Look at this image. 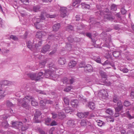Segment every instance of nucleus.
<instances>
[{"label": "nucleus", "instance_id": "dca6fc26", "mask_svg": "<svg viewBox=\"0 0 134 134\" xmlns=\"http://www.w3.org/2000/svg\"><path fill=\"white\" fill-rule=\"evenodd\" d=\"M90 122L86 119L81 120L80 122V124L81 126H85L88 125H89Z\"/></svg>", "mask_w": 134, "mask_h": 134}, {"label": "nucleus", "instance_id": "c756f323", "mask_svg": "<svg viewBox=\"0 0 134 134\" xmlns=\"http://www.w3.org/2000/svg\"><path fill=\"white\" fill-rule=\"evenodd\" d=\"M85 25L83 23H81L79 24V26H77V29H81L84 28Z\"/></svg>", "mask_w": 134, "mask_h": 134}, {"label": "nucleus", "instance_id": "680f3d73", "mask_svg": "<svg viewBox=\"0 0 134 134\" xmlns=\"http://www.w3.org/2000/svg\"><path fill=\"white\" fill-rule=\"evenodd\" d=\"M42 44V42L41 41H39L38 42V44H36L35 45L36 47H38L40 46Z\"/></svg>", "mask_w": 134, "mask_h": 134}, {"label": "nucleus", "instance_id": "423d86ee", "mask_svg": "<svg viewBox=\"0 0 134 134\" xmlns=\"http://www.w3.org/2000/svg\"><path fill=\"white\" fill-rule=\"evenodd\" d=\"M117 106L115 108V111L119 112L123 108V105L121 101H118L117 103Z\"/></svg>", "mask_w": 134, "mask_h": 134}, {"label": "nucleus", "instance_id": "f3484780", "mask_svg": "<svg viewBox=\"0 0 134 134\" xmlns=\"http://www.w3.org/2000/svg\"><path fill=\"white\" fill-rule=\"evenodd\" d=\"M60 25L59 23L55 24L53 26V30L57 31L60 29Z\"/></svg>", "mask_w": 134, "mask_h": 134}, {"label": "nucleus", "instance_id": "c85d7f7f", "mask_svg": "<svg viewBox=\"0 0 134 134\" xmlns=\"http://www.w3.org/2000/svg\"><path fill=\"white\" fill-rule=\"evenodd\" d=\"M62 81L63 83L69 84V82H68V79L66 77L63 78L62 80Z\"/></svg>", "mask_w": 134, "mask_h": 134}, {"label": "nucleus", "instance_id": "9b49d317", "mask_svg": "<svg viewBox=\"0 0 134 134\" xmlns=\"http://www.w3.org/2000/svg\"><path fill=\"white\" fill-rule=\"evenodd\" d=\"M67 124L68 126L71 127H74L75 126V124L73 120H69L67 123Z\"/></svg>", "mask_w": 134, "mask_h": 134}, {"label": "nucleus", "instance_id": "8fccbe9b", "mask_svg": "<svg viewBox=\"0 0 134 134\" xmlns=\"http://www.w3.org/2000/svg\"><path fill=\"white\" fill-rule=\"evenodd\" d=\"M120 70L121 71L125 73H127L129 71L128 69L126 68H124L122 69H121Z\"/></svg>", "mask_w": 134, "mask_h": 134}, {"label": "nucleus", "instance_id": "a18cd8bd", "mask_svg": "<svg viewBox=\"0 0 134 134\" xmlns=\"http://www.w3.org/2000/svg\"><path fill=\"white\" fill-rule=\"evenodd\" d=\"M119 99V98L117 96H115L114 97L113 101L115 103L117 102L118 101H119L118 100Z\"/></svg>", "mask_w": 134, "mask_h": 134}, {"label": "nucleus", "instance_id": "f8f14e48", "mask_svg": "<svg viewBox=\"0 0 134 134\" xmlns=\"http://www.w3.org/2000/svg\"><path fill=\"white\" fill-rule=\"evenodd\" d=\"M14 82L8 81L7 80H5L2 81L1 82L0 84L2 86L3 85L4 86H10L11 85L13 84Z\"/></svg>", "mask_w": 134, "mask_h": 134}, {"label": "nucleus", "instance_id": "20e7f679", "mask_svg": "<svg viewBox=\"0 0 134 134\" xmlns=\"http://www.w3.org/2000/svg\"><path fill=\"white\" fill-rule=\"evenodd\" d=\"M99 95L100 97L103 99L107 98L108 96L107 92L104 90H100V92L99 93Z\"/></svg>", "mask_w": 134, "mask_h": 134}, {"label": "nucleus", "instance_id": "58836bf2", "mask_svg": "<svg viewBox=\"0 0 134 134\" xmlns=\"http://www.w3.org/2000/svg\"><path fill=\"white\" fill-rule=\"evenodd\" d=\"M68 41L71 43L73 42L74 41V39L72 36H69L68 37Z\"/></svg>", "mask_w": 134, "mask_h": 134}, {"label": "nucleus", "instance_id": "603ef678", "mask_svg": "<svg viewBox=\"0 0 134 134\" xmlns=\"http://www.w3.org/2000/svg\"><path fill=\"white\" fill-rule=\"evenodd\" d=\"M3 125L4 126L5 128H7L9 126V124L7 123V121H5L3 123Z\"/></svg>", "mask_w": 134, "mask_h": 134}, {"label": "nucleus", "instance_id": "7ed1b4c3", "mask_svg": "<svg viewBox=\"0 0 134 134\" xmlns=\"http://www.w3.org/2000/svg\"><path fill=\"white\" fill-rule=\"evenodd\" d=\"M46 16L47 18H54L56 17V15L54 14L51 15L43 11L41 12L40 16H39V18H35V19L36 20V19H37V21L36 23H38L40 22H41V19L44 20L45 19L44 16Z\"/></svg>", "mask_w": 134, "mask_h": 134}, {"label": "nucleus", "instance_id": "0eeeda50", "mask_svg": "<svg viewBox=\"0 0 134 134\" xmlns=\"http://www.w3.org/2000/svg\"><path fill=\"white\" fill-rule=\"evenodd\" d=\"M50 45L47 44L42 48L41 52L43 53H45L47 52L50 50Z\"/></svg>", "mask_w": 134, "mask_h": 134}, {"label": "nucleus", "instance_id": "4468645a", "mask_svg": "<svg viewBox=\"0 0 134 134\" xmlns=\"http://www.w3.org/2000/svg\"><path fill=\"white\" fill-rule=\"evenodd\" d=\"M66 62V59L63 57L59 58L58 61V63L61 65H63L65 64Z\"/></svg>", "mask_w": 134, "mask_h": 134}, {"label": "nucleus", "instance_id": "052dcab7", "mask_svg": "<svg viewBox=\"0 0 134 134\" xmlns=\"http://www.w3.org/2000/svg\"><path fill=\"white\" fill-rule=\"evenodd\" d=\"M110 63V62L108 60H107L105 62L103 63L102 64V65H106L109 64Z\"/></svg>", "mask_w": 134, "mask_h": 134}, {"label": "nucleus", "instance_id": "79ce46f5", "mask_svg": "<svg viewBox=\"0 0 134 134\" xmlns=\"http://www.w3.org/2000/svg\"><path fill=\"white\" fill-rule=\"evenodd\" d=\"M51 114L52 116V118L54 119L58 117V115L55 112H53L51 113Z\"/></svg>", "mask_w": 134, "mask_h": 134}, {"label": "nucleus", "instance_id": "37998d69", "mask_svg": "<svg viewBox=\"0 0 134 134\" xmlns=\"http://www.w3.org/2000/svg\"><path fill=\"white\" fill-rule=\"evenodd\" d=\"M66 29L68 31L72 30L73 29V27L72 25H69L67 27Z\"/></svg>", "mask_w": 134, "mask_h": 134}, {"label": "nucleus", "instance_id": "f03ea898", "mask_svg": "<svg viewBox=\"0 0 134 134\" xmlns=\"http://www.w3.org/2000/svg\"><path fill=\"white\" fill-rule=\"evenodd\" d=\"M33 97L30 96H27L23 99H20L19 101V103L21 104L22 106L26 108L28 106L30 102L32 105L33 106Z\"/></svg>", "mask_w": 134, "mask_h": 134}, {"label": "nucleus", "instance_id": "774afa93", "mask_svg": "<svg viewBox=\"0 0 134 134\" xmlns=\"http://www.w3.org/2000/svg\"><path fill=\"white\" fill-rule=\"evenodd\" d=\"M127 134H134V133L132 131L130 130L127 132Z\"/></svg>", "mask_w": 134, "mask_h": 134}, {"label": "nucleus", "instance_id": "412c9836", "mask_svg": "<svg viewBox=\"0 0 134 134\" xmlns=\"http://www.w3.org/2000/svg\"><path fill=\"white\" fill-rule=\"evenodd\" d=\"M78 101L76 99L72 100L71 102V105L74 107H76L78 106Z\"/></svg>", "mask_w": 134, "mask_h": 134}, {"label": "nucleus", "instance_id": "a211bd4d", "mask_svg": "<svg viewBox=\"0 0 134 134\" xmlns=\"http://www.w3.org/2000/svg\"><path fill=\"white\" fill-rule=\"evenodd\" d=\"M111 42V39L110 36H109L108 38H106L105 41V44L104 45V46L108 47L109 44Z\"/></svg>", "mask_w": 134, "mask_h": 134}, {"label": "nucleus", "instance_id": "69168bd1", "mask_svg": "<svg viewBox=\"0 0 134 134\" xmlns=\"http://www.w3.org/2000/svg\"><path fill=\"white\" fill-rule=\"evenodd\" d=\"M79 66L81 68L84 67L85 68L86 66L83 63L81 62Z\"/></svg>", "mask_w": 134, "mask_h": 134}, {"label": "nucleus", "instance_id": "864d4df0", "mask_svg": "<svg viewBox=\"0 0 134 134\" xmlns=\"http://www.w3.org/2000/svg\"><path fill=\"white\" fill-rule=\"evenodd\" d=\"M10 37L11 39H12L14 40H18V38L16 36L13 35H11L10 36Z\"/></svg>", "mask_w": 134, "mask_h": 134}, {"label": "nucleus", "instance_id": "473e14b6", "mask_svg": "<svg viewBox=\"0 0 134 134\" xmlns=\"http://www.w3.org/2000/svg\"><path fill=\"white\" fill-rule=\"evenodd\" d=\"M117 7L116 5L113 4L111 7V10L112 11H115L117 10Z\"/></svg>", "mask_w": 134, "mask_h": 134}, {"label": "nucleus", "instance_id": "e2e57ef3", "mask_svg": "<svg viewBox=\"0 0 134 134\" xmlns=\"http://www.w3.org/2000/svg\"><path fill=\"white\" fill-rule=\"evenodd\" d=\"M57 125V122L55 121H52L50 125L51 126H55Z\"/></svg>", "mask_w": 134, "mask_h": 134}, {"label": "nucleus", "instance_id": "7c9ffc66", "mask_svg": "<svg viewBox=\"0 0 134 134\" xmlns=\"http://www.w3.org/2000/svg\"><path fill=\"white\" fill-rule=\"evenodd\" d=\"M106 113L110 115H112L113 114V110L110 108L108 109L106 111Z\"/></svg>", "mask_w": 134, "mask_h": 134}, {"label": "nucleus", "instance_id": "6e6d98bb", "mask_svg": "<svg viewBox=\"0 0 134 134\" xmlns=\"http://www.w3.org/2000/svg\"><path fill=\"white\" fill-rule=\"evenodd\" d=\"M121 12L122 14H125L126 12V11L123 8H121Z\"/></svg>", "mask_w": 134, "mask_h": 134}, {"label": "nucleus", "instance_id": "6e6552de", "mask_svg": "<svg viewBox=\"0 0 134 134\" xmlns=\"http://www.w3.org/2000/svg\"><path fill=\"white\" fill-rule=\"evenodd\" d=\"M67 9L64 7L60 8V16L61 17L64 18L67 15Z\"/></svg>", "mask_w": 134, "mask_h": 134}, {"label": "nucleus", "instance_id": "0e129e2a", "mask_svg": "<svg viewBox=\"0 0 134 134\" xmlns=\"http://www.w3.org/2000/svg\"><path fill=\"white\" fill-rule=\"evenodd\" d=\"M115 111L116 112L115 113L114 116L116 118L118 117L119 115L120 114L119 113V112Z\"/></svg>", "mask_w": 134, "mask_h": 134}, {"label": "nucleus", "instance_id": "c03bdc74", "mask_svg": "<svg viewBox=\"0 0 134 134\" xmlns=\"http://www.w3.org/2000/svg\"><path fill=\"white\" fill-rule=\"evenodd\" d=\"M124 105L126 107L128 106L131 104L130 103L129 101L126 100L124 101Z\"/></svg>", "mask_w": 134, "mask_h": 134}, {"label": "nucleus", "instance_id": "b1692460", "mask_svg": "<svg viewBox=\"0 0 134 134\" xmlns=\"http://www.w3.org/2000/svg\"><path fill=\"white\" fill-rule=\"evenodd\" d=\"M58 118L61 120H62L65 117V116L64 114L62 112L58 114Z\"/></svg>", "mask_w": 134, "mask_h": 134}, {"label": "nucleus", "instance_id": "5fc2aeb1", "mask_svg": "<svg viewBox=\"0 0 134 134\" xmlns=\"http://www.w3.org/2000/svg\"><path fill=\"white\" fill-rule=\"evenodd\" d=\"M57 51V49L56 48H55L54 49H53V51H52L49 54V55H52L54 54Z\"/></svg>", "mask_w": 134, "mask_h": 134}, {"label": "nucleus", "instance_id": "a19ab883", "mask_svg": "<svg viewBox=\"0 0 134 134\" xmlns=\"http://www.w3.org/2000/svg\"><path fill=\"white\" fill-rule=\"evenodd\" d=\"M40 106L43 108L46 105V103L43 100H41L40 103Z\"/></svg>", "mask_w": 134, "mask_h": 134}, {"label": "nucleus", "instance_id": "1a4fd4ad", "mask_svg": "<svg viewBox=\"0 0 134 134\" xmlns=\"http://www.w3.org/2000/svg\"><path fill=\"white\" fill-rule=\"evenodd\" d=\"M23 123L21 122H13L12 123L13 127L15 128H18L21 127Z\"/></svg>", "mask_w": 134, "mask_h": 134}, {"label": "nucleus", "instance_id": "3c124183", "mask_svg": "<svg viewBox=\"0 0 134 134\" xmlns=\"http://www.w3.org/2000/svg\"><path fill=\"white\" fill-rule=\"evenodd\" d=\"M64 109L65 112L67 113H69L70 112V108L69 107L65 108Z\"/></svg>", "mask_w": 134, "mask_h": 134}, {"label": "nucleus", "instance_id": "9d476101", "mask_svg": "<svg viewBox=\"0 0 134 134\" xmlns=\"http://www.w3.org/2000/svg\"><path fill=\"white\" fill-rule=\"evenodd\" d=\"M60 38V36L58 35H50L48 36V39L50 40L56 41L59 40Z\"/></svg>", "mask_w": 134, "mask_h": 134}, {"label": "nucleus", "instance_id": "338daca9", "mask_svg": "<svg viewBox=\"0 0 134 134\" xmlns=\"http://www.w3.org/2000/svg\"><path fill=\"white\" fill-rule=\"evenodd\" d=\"M130 96L132 98H134V92L132 91L130 93Z\"/></svg>", "mask_w": 134, "mask_h": 134}, {"label": "nucleus", "instance_id": "de8ad7c7", "mask_svg": "<svg viewBox=\"0 0 134 134\" xmlns=\"http://www.w3.org/2000/svg\"><path fill=\"white\" fill-rule=\"evenodd\" d=\"M127 117L129 119H131L134 118V115H133L132 116H131L130 114L128 113V112H127Z\"/></svg>", "mask_w": 134, "mask_h": 134}, {"label": "nucleus", "instance_id": "4c0bfd02", "mask_svg": "<svg viewBox=\"0 0 134 134\" xmlns=\"http://www.w3.org/2000/svg\"><path fill=\"white\" fill-rule=\"evenodd\" d=\"M71 89L72 87L71 86H68L67 87L65 88L64 90V91L68 92H69Z\"/></svg>", "mask_w": 134, "mask_h": 134}, {"label": "nucleus", "instance_id": "f257e3e1", "mask_svg": "<svg viewBox=\"0 0 134 134\" xmlns=\"http://www.w3.org/2000/svg\"><path fill=\"white\" fill-rule=\"evenodd\" d=\"M49 69L45 71L44 76L46 78L52 79L56 77L55 71L57 68L53 63L49 64Z\"/></svg>", "mask_w": 134, "mask_h": 134}, {"label": "nucleus", "instance_id": "c9c22d12", "mask_svg": "<svg viewBox=\"0 0 134 134\" xmlns=\"http://www.w3.org/2000/svg\"><path fill=\"white\" fill-rule=\"evenodd\" d=\"M77 115L79 118L81 119L84 117V114L82 113H78L77 114Z\"/></svg>", "mask_w": 134, "mask_h": 134}, {"label": "nucleus", "instance_id": "5701e85b", "mask_svg": "<svg viewBox=\"0 0 134 134\" xmlns=\"http://www.w3.org/2000/svg\"><path fill=\"white\" fill-rule=\"evenodd\" d=\"M88 106L91 109L93 110L95 108V105L94 103L90 102L88 103Z\"/></svg>", "mask_w": 134, "mask_h": 134}, {"label": "nucleus", "instance_id": "13d9d810", "mask_svg": "<svg viewBox=\"0 0 134 134\" xmlns=\"http://www.w3.org/2000/svg\"><path fill=\"white\" fill-rule=\"evenodd\" d=\"M36 91L40 93L44 94H46V93L43 91H42L40 90H36Z\"/></svg>", "mask_w": 134, "mask_h": 134}, {"label": "nucleus", "instance_id": "2eb2a0df", "mask_svg": "<svg viewBox=\"0 0 134 134\" xmlns=\"http://www.w3.org/2000/svg\"><path fill=\"white\" fill-rule=\"evenodd\" d=\"M43 73L42 72H39L37 74L36 77H34V80L38 81L42 78V76Z\"/></svg>", "mask_w": 134, "mask_h": 134}, {"label": "nucleus", "instance_id": "393cba45", "mask_svg": "<svg viewBox=\"0 0 134 134\" xmlns=\"http://www.w3.org/2000/svg\"><path fill=\"white\" fill-rule=\"evenodd\" d=\"M120 52L117 51H114L113 53V56L116 58L119 57L120 55Z\"/></svg>", "mask_w": 134, "mask_h": 134}, {"label": "nucleus", "instance_id": "4be33fe9", "mask_svg": "<svg viewBox=\"0 0 134 134\" xmlns=\"http://www.w3.org/2000/svg\"><path fill=\"white\" fill-rule=\"evenodd\" d=\"M27 45L28 48L31 51H32L34 50L33 43H32L31 42L28 41L27 43Z\"/></svg>", "mask_w": 134, "mask_h": 134}, {"label": "nucleus", "instance_id": "09e8293b", "mask_svg": "<svg viewBox=\"0 0 134 134\" xmlns=\"http://www.w3.org/2000/svg\"><path fill=\"white\" fill-rule=\"evenodd\" d=\"M127 127V129H130L134 127V126L132 123H130L128 124Z\"/></svg>", "mask_w": 134, "mask_h": 134}, {"label": "nucleus", "instance_id": "f704fd0d", "mask_svg": "<svg viewBox=\"0 0 134 134\" xmlns=\"http://www.w3.org/2000/svg\"><path fill=\"white\" fill-rule=\"evenodd\" d=\"M51 120V119L50 118H47L46 119L45 121V124L46 125H47L48 126L49 125V124H48V123L50 122Z\"/></svg>", "mask_w": 134, "mask_h": 134}, {"label": "nucleus", "instance_id": "4d7b16f0", "mask_svg": "<svg viewBox=\"0 0 134 134\" xmlns=\"http://www.w3.org/2000/svg\"><path fill=\"white\" fill-rule=\"evenodd\" d=\"M105 123L104 122L101 121L99 122H98V125L100 126H102L104 125Z\"/></svg>", "mask_w": 134, "mask_h": 134}, {"label": "nucleus", "instance_id": "ea45409f", "mask_svg": "<svg viewBox=\"0 0 134 134\" xmlns=\"http://www.w3.org/2000/svg\"><path fill=\"white\" fill-rule=\"evenodd\" d=\"M7 105L9 107H11L14 106V105L12 104L11 102L9 100L7 101L6 103Z\"/></svg>", "mask_w": 134, "mask_h": 134}, {"label": "nucleus", "instance_id": "cd10ccee", "mask_svg": "<svg viewBox=\"0 0 134 134\" xmlns=\"http://www.w3.org/2000/svg\"><path fill=\"white\" fill-rule=\"evenodd\" d=\"M100 74L101 75L102 78L107 79V76L106 73L104 72L101 71L100 72Z\"/></svg>", "mask_w": 134, "mask_h": 134}, {"label": "nucleus", "instance_id": "49530a36", "mask_svg": "<svg viewBox=\"0 0 134 134\" xmlns=\"http://www.w3.org/2000/svg\"><path fill=\"white\" fill-rule=\"evenodd\" d=\"M40 7L39 5H37L35 7H34V12H37L39 11Z\"/></svg>", "mask_w": 134, "mask_h": 134}, {"label": "nucleus", "instance_id": "bb28decb", "mask_svg": "<svg viewBox=\"0 0 134 134\" xmlns=\"http://www.w3.org/2000/svg\"><path fill=\"white\" fill-rule=\"evenodd\" d=\"M63 100L66 105H69V100L68 98L66 97H64L63 98Z\"/></svg>", "mask_w": 134, "mask_h": 134}, {"label": "nucleus", "instance_id": "39448f33", "mask_svg": "<svg viewBox=\"0 0 134 134\" xmlns=\"http://www.w3.org/2000/svg\"><path fill=\"white\" fill-rule=\"evenodd\" d=\"M35 114L34 115V118H35V121H34V122L36 123H38L40 122V120H38L37 119L38 116H40L41 114V112L38 109H36L35 110Z\"/></svg>", "mask_w": 134, "mask_h": 134}, {"label": "nucleus", "instance_id": "bf43d9fd", "mask_svg": "<svg viewBox=\"0 0 134 134\" xmlns=\"http://www.w3.org/2000/svg\"><path fill=\"white\" fill-rule=\"evenodd\" d=\"M86 35L87 37H89L90 38L92 39V35L91 33L89 32L86 33Z\"/></svg>", "mask_w": 134, "mask_h": 134}, {"label": "nucleus", "instance_id": "6ab92c4d", "mask_svg": "<svg viewBox=\"0 0 134 134\" xmlns=\"http://www.w3.org/2000/svg\"><path fill=\"white\" fill-rule=\"evenodd\" d=\"M76 62L74 60L70 61L68 64L69 68H72L76 65Z\"/></svg>", "mask_w": 134, "mask_h": 134}, {"label": "nucleus", "instance_id": "ddd939ff", "mask_svg": "<svg viewBox=\"0 0 134 134\" xmlns=\"http://www.w3.org/2000/svg\"><path fill=\"white\" fill-rule=\"evenodd\" d=\"M114 19V17L112 16L111 15H108L107 14H105L104 17V19L105 21L107 20H113Z\"/></svg>", "mask_w": 134, "mask_h": 134}, {"label": "nucleus", "instance_id": "a878e982", "mask_svg": "<svg viewBox=\"0 0 134 134\" xmlns=\"http://www.w3.org/2000/svg\"><path fill=\"white\" fill-rule=\"evenodd\" d=\"M82 7L83 8H85L89 9L90 8V5L89 4H87L85 3V2H83L81 3Z\"/></svg>", "mask_w": 134, "mask_h": 134}, {"label": "nucleus", "instance_id": "72a5a7b5", "mask_svg": "<svg viewBox=\"0 0 134 134\" xmlns=\"http://www.w3.org/2000/svg\"><path fill=\"white\" fill-rule=\"evenodd\" d=\"M42 36V33L41 31L37 32L36 35V38H40Z\"/></svg>", "mask_w": 134, "mask_h": 134}, {"label": "nucleus", "instance_id": "aec40b11", "mask_svg": "<svg viewBox=\"0 0 134 134\" xmlns=\"http://www.w3.org/2000/svg\"><path fill=\"white\" fill-rule=\"evenodd\" d=\"M85 68V71L87 72L91 71L92 69V66L89 64H87L86 65Z\"/></svg>", "mask_w": 134, "mask_h": 134}, {"label": "nucleus", "instance_id": "2f4dec72", "mask_svg": "<svg viewBox=\"0 0 134 134\" xmlns=\"http://www.w3.org/2000/svg\"><path fill=\"white\" fill-rule=\"evenodd\" d=\"M27 75L31 80H34V74L33 72H29L27 74Z\"/></svg>", "mask_w": 134, "mask_h": 134}, {"label": "nucleus", "instance_id": "e433bc0d", "mask_svg": "<svg viewBox=\"0 0 134 134\" xmlns=\"http://www.w3.org/2000/svg\"><path fill=\"white\" fill-rule=\"evenodd\" d=\"M37 132H39L41 134H46L44 131L39 128H37V130H35Z\"/></svg>", "mask_w": 134, "mask_h": 134}]
</instances>
